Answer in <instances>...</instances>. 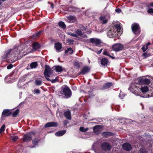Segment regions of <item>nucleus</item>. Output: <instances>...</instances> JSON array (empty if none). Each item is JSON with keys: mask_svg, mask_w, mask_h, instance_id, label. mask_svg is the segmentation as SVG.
I'll return each instance as SVG.
<instances>
[{"mask_svg": "<svg viewBox=\"0 0 153 153\" xmlns=\"http://www.w3.org/2000/svg\"><path fill=\"white\" fill-rule=\"evenodd\" d=\"M21 47H17L13 49H10L6 51L2 56L3 59H10L12 62H15L22 57V53L20 49Z\"/></svg>", "mask_w": 153, "mask_h": 153, "instance_id": "obj_1", "label": "nucleus"}, {"mask_svg": "<svg viewBox=\"0 0 153 153\" xmlns=\"http://www.w3.org/2000/svg\"><path fill=\"white\" fill-rule=\"evenodd\" d=\"M139 91L143 94H146L144 97H151L153 96V88L150 86H143L139 87Z\"/></svg>", "mask_w": 153, "mask_h": 153, "instance_id": "obj_2", "label": "nucleus"}, {"mask_svg": "<svg viewBox=\"0 0 153 153\" xmlns=\"http://www.w3.org/2000/svg\"><path fill=\"white\" fill-rule=\"evenodd\" d=\"M121 27L119 24L116 25L114 27L110 29L107 33V36L111 38L116 36L117 33L120 32Z\"/></svg>", "mask_w": 153, "mask_h": 153, "instance_id": "obj_3", "label": "nucleus"}, {"mask_svg": "<svg viewBox=\"0 0 153 153\" xmlns=\"http://www.w3.org/2000/svg\"><path fill=\"white\" fill-rule=\"evenodd\" d=\"M140 85L135 82H132L129 89L131 91L133 94L137 96H140L141 92L139 91Z\"/></svg>", "mask_w": 153, "mask_h": 153, "instance_id": "obj_4", "label": "nucleus"}, {"mask_svg": "<svg viewBox=\"0 0 153 153\" xmlns=\"http://www.w3.org/2000/svg\"><path fill=\"white\" fill-rule=\"evenodd\" d=\"M63 94H64L66 98L70 97L72 94L71 92L69 87L67 85H64L62 87Z\"/></svg>", "mask_w": 153, "mask_h": 153, "instance_id": "obj_5", "label": "nucleus"}, {"mask_svg": "<svg viewBox=\"0 0 153 153\" xmlns=\"http://www.w3.org/2000/svg\"><path fill=\"white\" fill-rule=\"evenodd\" d=\"M45 69L44 72V74L45 77L48 81H50L51 79L48 78L50 76V75L53 73V71L49 66L45 65Z\"/></svg>", "mask_w": 153, "mask_h": 153, "instance_id": "obj_6", "label": "nucleus"}, {"mask_svg": "<svg viewBox=\"0 0 153 153\" xmlns=\"http://www.w3.org/2000/svg\"><path fill=\"white\" fill-rule=\"evenodd\" d=\"M34 135L35 133L33 132L27 133L23 137V141L24 142L29 141L32 139V137Z\"/></svg>", "mask_w": 153, "mask_h": 153, "instance_id": "obj_7", "label": "nucleus"}, {"mask_svg": "<svg viewBox=\"0 0 153 153\" xmlns=\"http://www.w3.org/2000/svg\"><path fill=\"white\" fill-rule=\"evenodd\" d=\"M131 28L133 32L136 34H139L140 32V27L137 23H134L132 25Z\"/></svg>", "mask_w": 153, "mask_h": 153, "instance_id": "obj_8", "label": "nucleus"}, {"mask_svg": "<svg viewBox=\"0 0 153 153\" xmlns=\"http://www.w3.org/2000/svg\"><path fill=\"white\" fill-rule=\"evenodd\" d=\"M123 48V45L120 43L115 44L112 47V50L116 52H118L122 50Z\"/></svg>", "mask_w": 153, "mask_h": 153, "instance_id": "obj_9", "label": "nucleus"}, {"mask_svg": "<svg viewBox=\"0 0 153 153\" xmlns=\"http://www.w3.org/2000/svg\"><path fill=\"white\" fill-rule=\"evenodd\" d=\"M138 82L141 84L149 85L150 81L149 79H146L145 77H143L139 79Z\"/></svg>", "mask_w": 153, "mask_h": 153, "instance_id": "obj_10", "label": "nucleus"}, {"mask_svg": "<svg viewBox=\"0 0 153 153\" xmlns=\"http://www.w3.org/2000/svg\"><path fill=\"white\" fill-rule=\"evenodd\" d=\"M110 17L109 16H101L100 18V22L103 24H106L108 22V20L109 19Z\"/></svg>", "mask_w": 153, "mask_h": 153, "instance_id": "obj_11", "label": "nucleus"}, {"mask_svg": "<svg viewBox=\"0 0 153 153\" xmlns=\"http://www.w3.org/2000/svg\"><path fill=\"white\" fill-rule=\"evenodd\" d=\"M102 129V126L98 125L96 126L93 128V131L96 134H100Z\"/></svg>", "mask_w": 153, "mask_h": 153, "instance_id": "obj_12", "label": "nucleus"}, {"mask_svg": "<svg viewBox=\"0 0 153 153\" xmlns=\"http://www.w3.org/2000/svg\"><path fill=\"white\" fill-rule=\"evenodd\" d=\"M66 21L68 23H72L75 22L76 21V17L74 16H70L66 17Z\"/></svg>", "mask_w": 153, "mask_h": 153, "instance_id": "obj_13", "label": "nucleus"}, {"mask_svg": "<svg viewBox=\"0 0 153 153\" xmlns=\"http://www.w3.org/2000/svg\"><path fill=\"white\" fill-rule=\"evenodd\" d=\"M102 149L104 150H108L111 149V146L110 144L106 142L103 143L101 146Z\"/></svg>", "mask_w": 153, "mask_h": 153, "instance_id": "obj_14", "label": "nucleus"}, {"mask_svg": "<svg viewBox=\"0 0 153 153\" xmlns=\"http://www.w3.org/2000/svg\"><path fill=\"white\" fill-rule=\"evenodd\" d=\"M53 68L58 73H61L64 70L65 71V68L59 65H56L53 67Z\"/></svg>", "mask_w": 153, "mask_h": 153, "instance_id": "obj_15", "label": "nucleus"}, {"mask_svg": "<svg viewBox=\"0 0 153 153\" xmlns=\"http://www.w3.org/2000/svg\"><path fill=\"white\" fill-rule=\"evenodd\" d=\"M122 147L124 150L129 151L132 149L131 145L127 143H124L122 145Z\"/></svg>", "mask_w": 153, "mask_h": 153, "instance_id": "obj_16", "label": "nucleus"}, {"mask_svg": "<svg viewBox=\"0 0 153 153\" xmlns=\"http://www.w3.org/2000/svg\"><path fill=\"white\" fill-rule=\"evenodd\" d=\"M11 112L10 110L8 109H5L3 111L2 113V117H7L10 115Z\"/></svg>", "mask_w": 153, "mask_h": 153, "instance_id": "obj_17", "label": "nucleus"}, {"mask_svg": "<svg viewBox=\"0 0 153 153\" xmlns=\"http://www.w3.org/2000/svg\"><path fill=\"white\" fill-rule=\"evenodd\" d=\"M90 42L92 43H94L96 45H99L101 43L100 40L97 38L91 39Z\"/></svg>", "mask_w": 153, "mask_h": 153, "instance_id": "obj_18", "label": "nucleus"}, {"mask_svg": "<svg viewBox=\"0 0 153 153\" xmlns=\"http://www.w3.org/2000/svg\"><path fill=\"white\" fill-rule=\"evenodd\" d=\"M90 71V68L88 67H84L81 71L79 73V74L84 75L88 72Z\"/></svg>", "mask_w": 153, "mask_h": 153, "instance_id": "obj_19", "label": "nucleus"}, {"mask_svg": "<svg viewBox=\"0 0 153 153\" xmlns=\"http://www.w3.org/2000/svg\"><path fill=\"white\" fill-rule=\"evenodd\" d=\"M57 123L54 122H51L47 123L45 126V128L51 127H56L57 126Z\"/></svg>", "mask_w": 153, "mask_h": 153, "instance_id": "obj_20", "label": "nucleus"}, {"mask_svg": "<svg viewBox=\"0 0 153 153\" xmlns=\"http://www.w3.org/2000/svg\"><path fill=\"white\" fill-rule=\"evenodd\" d=\"M64 115L65 117L67 119L69 120L71 119V114L69 111H66L64 112Z\"/></svg>", "mask_w": 153, "mask_h": 153, "instance_id": "obj_21", "label": "nucleus"}, {"mask_svg": "<svg viewBox=\"0 0 153 153\" xmlns=\"http://www.w3.org/2000/svg\"><path fill=\"white\" fill-rule=\"evenodd\" d=\"M37 62H34L31 63L30 65H28L27 67V69L34 68L37 67Z\"/></svg>", "mask_w": 153, "mask_h": 153, "instance_id": "obj_22", "label": "nucleus"}, {"mask_svg": "<svg viewBox=\"0 0 153 153\" xmlns=\"http://www.w3.org/2000/svg\"><path fill=\"white\" fill-rule=\"evenodd\" d=\"M40 45L38 43L36 42H34L33 44V49L36 51L40 48Z\"/></svg>", "mask_w": 153, "mask_h": 153, "instance_id": "obj_23", "label": "nucleus"}, {"mask_svg": "<svg viewBox=\"0 0 153 153\" xmlns=\"http://www.w3.org/2000/svg\"><path fill=\"white\" fill-rule=\"evenodd\" d=\"M108 62V59L105 58H103L101 60V64L103 66L106 65Z\"/></svg>", "mask_w": 153, "mask_h": 153, "instance_id": "obj_24", "label": "nucleus"}, {"mask_svg": "<svg viewBox=\"0 0 153 153\" xmlns=\"http://www.w3.org/2000/svg\"><path fill=\"white\" fill-rule=\"evenodd\" d=\"M55 47L57 52H60L62 48V45L59 43H56L55 44Z\"/></svg>", "mask_w": 153, "mask_h": 153, "instance_id": "obj_25", "label": "nucleus"}, {"mask_svg": "<svg viewBox=\"0 0 153 153\" xmlns=\"http://www.w3.org/2000/svg\"><path fill=\"white\" fill-rule=\"evenodd\" d=\"M66 131L64 130L59 131L55 133V135L57 136H61L63 135L66 132Z\"/></svg>", "mask_w": 153, "mask_h": 153, "instance_id": "obj_26", "label": "nucleus"}, {"mask_svg": "<svg viewBox=\"0 0 153 153\" xmlns=\"http://www.w3.org/2000/svg\"><path fill=\"white\" fill-rule=\"evenodd\" d=\"M75 31L76 34H77V37H78V36H81L83 35L82 31L79 29L75 30Z\"/></svg>", "mask_w": 153, "mask_h": 153, "instance_id": "obj_27", "label": "nucleus"}, {"mask_svg": "<svg viewBox=\"0 0 153 153\" xmlns=\"http://www.w3.org/2000/svg\"><path fill=\"white\" fill-rule=\"evenodd\" d=\"M42 81L41 79H37L35 81V84L37 85H40L42 83Z\"/></svg>", "mask_w": 153, "mask_h": 153, "instance_id": "obj_28", "label": "nucleus"}, {"mask_svg": "<svg viewBox=\"0 0 153 153\" xmlns=\"http://www.w3.org/2000/svg\"><path fill=\"white\" fill-rule=\"evenodd\" d=\"M73 53V50L71 48H67L65 51V54L68 53L69 54H72Z\"/></svg>", "mask_w": 153, "mask_h": 153, "instance_id": "obj_29", "label": "nucleus"}, {"mask_svg": "<svg viewBox=\"0 0 153 153\" xmlns=\"http://www.w3.org/2000/svg\"><path fill=\"white\" fill-rule=\"evenodd\" d=\"M103 54L105 55L108 56L113 59H114V57L112 56H111L109 52L105 50H104L103 51Z\"/></svg>", "mask_w": 153, "mask_h": 153, "instance_id": "obj_30", "label": "nucleus"}, {"mask_svg": "<svg viewBox=\"0 0 153 153\" xmlns=\"http://www.w3.org/2000/svg\"><path fill=\"white\" fill-rule=\"evenodd\" d=\"M112 85V84L111 82H108L105 84L103 87L104 89L108 88Z\"/></svg>", "mask_w": 153, "mask_h": 153, "instance_id": "obj_31", "label": "nucleus"}, {"mask_svg": "<svg viewBox=\"0 0 153 153\" xmlns=\"http://www.w3.org/2000/svg\"><path fill=\"white\" fill-rule=\"evenodd\" d=\"M58 25L61 28H65L66 27V25L65 23L63 22H59L58 23Z\"/></svg>", "mask_w": 153, "mask_h": 153, "instance_id": "obj_32", "label": "nucleus"}, {"mask_svg": "<svg viewBox=\"0 0 153 153\" xmlns=\"http://www.w3.org/2000/svg\"><path fill=\"white\" fill-rule=\"evenodd\" d=\"M112 133L110 132H103L102 133V135L103 137H107L108 136L111 135Z\"/></svg>", "mask_w": 153, "mask_h": 153, "instance_id": "obj_33", "label": "nucleus"}, {"mask_svg": "<svg viewBox=\"0 0 153 153\" xmlns=\"http://www.w3.org/2000/svg\"><path fill=\"white\" fill-rule=\"evenodd\" d=\"M88 128H84L83 127H81L79 128V130L82 132H85L88 130Z\"/></svg>", "mask_w": 153, "mask_h": 153, "instance_id": "obj_34", "label": "nucleus"}, {"mask_svg": "<svg viewBox=\"0 0 153 153\" xmlns=\"http://www.w3.org/2000/svg\"><path fill=\"white\" fill-rule=\"evenodd\" d=\"M67 34L73 37H77V34L76 33H73L71 32L68 33Z\"/></svg>", "mask_w": 153, "mask_h": 153, "instance_id": "obj_35", "label": "nucleus"}, {"mask_svg": "<svg viewBox=\"0 0 153 153\" xmlns=\"http://www.w3.org/2000/svg\"><path fill=\"white\" fill-rule=\"evenodd\" d=\"M5 129V125H3L0 129V133L4 131Z\"/></svg>", "mask_w": 153, "mask_h": 153, "instance_id": "obj_36", "label": "nucleus"}, {"mask_svg": "<svg viewBox=\"0 0 153 153\" xmlns=\"http://www.w3.org/2000/svg\"><path fill=\"white\" fill-rule=\"evenodd\" d=\"M19 112L18 110H16L13 113V117H16Z\"/></svg>", "mask_w": 153, "mask_h": 153, "instance_id": "obj_37", "label": "nucleus"}, {"mask_svg": "<svg viewBox=\"0 0 153 153\" xmlns=\"http://www.w3.org/2000/svg\"><path fill=\"white\" fill-rule=\"evenodd\" d=\"M11 140L14 141H16L18 138V137L16 136H13L11 137Z\"/></svg>", "mask_w": 153, "mask_h": 153, "instance_id": "obj_38", "label": "nucleus"}, {"mask_svg": "<svg viewBox=\"0 0 153 153\" xmlns=\"http://www.w3.org/2000/svg\"><path fill=\"white\" fill-rule=\"evenodd\" d=\"M147 12L150 14H151V15H153V9L149 8L147 10Z\"/></svg>", "mask_w": 153, "mask_h": 153, "instance_id": "obj_39", "label": "nucleus"}, {"mask_svg": "<svg viewBox=\"0 0 153 153\" xmlns=\"http://www.w3.org/2000/svg\"><path fill=\"white\" fill-rule=\"evenodd\" d=\"M33 92L34 94H40V91L39 89H35L33 91Z\"/></svg>", "mask_w": 153, "mask_h": 153, "instance_id": "obj_40", "label": "nucleus"}, {"mask_svg": "<svg viewBox=\"0 0 153 153\" xmlns=\"http://www.w3.org/2000/svg\"><path fill=\"white\" fill-rule=\"evenodd\" d=\"M39 141V139L37 138H35L34 139L33 143V144L36 145Z\"/></svg>", "mask_w": 153, "mask_h": 153, "instance_id": "obj_41", "label": "nucleus"}, {"mask_svg": "<svg viewBox=\"0 0 153 153\" xmlns=\"http://www.w3.org/2000/svg\"><path fill=\"white\" fill-rule=\"evenodd\" d=\"M74 41L73 39H68V43L70 45L72 44Z\"/></svg>", "mask_w": 153, "mask_h": 153, "instance_id": "obj_42", "label": "nucleus"}, {"mask_svg": "<svg viewBox=\"0 0 153 153\" xmlns=\"http://www.w3.org/2000/svg\"><path fill=\"white\" fill-rule=\"evenodd\" d=\"M50 81H51L52 83H54L57 82L58 81V80L57 78H56L54 79H53L51 80Z\"/></svg>", "mask_w": 153, "mask_h": 153, "instance_id": "obj_43", "label": "nucleus"}, {"mask_svg": "<svg viewBox=\"0 0 153 153\" xmlns=\"http://www.w3.org/2000/svg\"><path fill=\"white\" fill-rule=\"evenodd\" d=\"M125 96V95L124 94H120L119 95V97L121 99H122Z\"/></svg>", "mask_w": 153, "mask_h": 153, "instance_id": "obj_44", "label": "nucleus"}, {"mask_svg": "<svg viewBox=\"0 0 153 153\" xmlns=\"http://www.w3.org/2000/svg\"><path fill=\"white\" fill-rule=\"evenodd\" d=\"M13 67V65L12 64H10L9 65H8L7 67V68L8 69H10L11 68H12Z\"/></svg>", "mask_w": 153, "mask_h": 153, "instance_id": "obj_45", "label": "nucleus"}, {"mask_svg": "<svg viewBox=\"0 0 153 153\" xmlns=\"http://www.w3.org/2000/svg\"><path fill=\"white\" fill-rule=\"evenodd\" d=\"M142 49L143 52H145L147 49L146 48L145 45H144L142 48Z\"/></svg>", "mask_w": 153, "mask_h": 153, "instance_id": "obj_46", "label": "nucleus"}, {"mask_svg": "<svg viewBox=\"0 0 153 153\" xmlns=\"http://www.w3.org/2000/svg\"><path fill=\"white\" fill-rule=\"evenodd\" d=\"M150 45V43L149 42H148L147 43V44H146L145 47H146V48L147 49L148 48V46Z\"/></svg>", "mask_w": 153, "mask_h": 153, "instance_id": "obj_47", "label": "nucleus"}, {"mask_svg": "<svg viewBox=\"0 0 153 153\" xmlns=\"http://www.w3.org/2000/svg\"><path fill=\"white\" fill-rule=\"evenodd\" d=\"M115 11L116 12L120 13L121 12V10L120 9H117L115 10Z\"/></svg>", "mask_w": 153, "mask_h": 153, "instance_id": "obj_48", "label": "nucleus"}, {"mask_svg": "<svg viewBox=\"0 0 153 153\" xmlns=\"http://www.w3.org/2000/svg\"><path fill=\"white\" fill-rule=\"evenodd\" d=\"M102 50V49H101L99 51H97L96 52L97 54H99L101 53Z\"/></svg>", "mask_w": 153, "mask_h": 153, "instance_id": "obj_49", "label": "nucleus"}, {"mask_svg": "<svg viewBox=\"0 0 153 153\" xmlns=\"http://www.w3.org/2000/svg\"><path fill=\"white\" fill-rule=\"evenodd\" d=\"M143 56H144L145 58L147 57L148 56L146 53H144L143 54Z\"/></svg>", "mask_w": 153, "mask_h": 153, "instance_id": "obj_50", "label": "nucleus"}, {"mask_svg": "<svg viewBox=\"0 0 153 153\" xmlns=\"http://www.w3.org/2000/svg\"><path fill=\"white\" fill-rule=\"evenodd\" d=\"M74 65L75 66H79V63L78 62H75L74 64Z\"/></svg>", "mask_w": 153, "mask_h": 153, "instance_id": "obj_51", "label": "nucleus"}, {"mask_svg": "<svg viewBox=\"0 0 153 153\" xmlns=\"http://www.w3.org/2000/svg\"><path fill=\"white\" fill-rule=\"evenodd\" d=\"M63 123L65 125H66L68 123V122L67 120H64L63 122Z\"/></svg>", "mask_w": 153, "mask_h": 153, "instance_id": "obj_52", "label": "nucleus"}, {"mask_svg": "<svg viewBox=\"0 0 153 153\" xmlns=\"http://www.w3.org/2000/svg\"><path fill=\"white\" fill-rule=\"evenodd\" d=\"M72 89L73 90H75L76 89V88L75 86H72Z\"/></svg>", "mask_w": 153, "mask_h": 153, "instance_id": "obj_53", "label": "nucleus"}, {"mask_svg": "<svg viewBox=\"0 0 153 153\" xmlns=\"http://www.w3.org/2000/svg\"><path fill=\"white\" fill-rule=\"evenodd\" d=\"M82 28H83V29H82V31L83 30H86V27H85L83 26H82Z\"/></svg>", "mask_w": 153, "mask_h": 153, "instance_id": "obj_54", "label": "nucleus"}, {"mask_svg": "<svg viewBox=\"0 0 153 153\" xmlns=\"http://www.w3.org/2000/svg\"><path fill=\"white\" fill-rule=\"evenodd\" d=\"M51 7L52 8H53V7H54V6L53 4V3H51Z\"/></svg>", "mask_w": 153, "mask_h": 153, "instance_id": "obj_55", "label": "nucleus"}, {"mask_svg": "<svg viewBox=\"0 0 153 153\" xmlns=\"http://www.w3.org/2000/svg\"><path fill=\"white\" fill-rule=\"evenodd\" d=\"M91 31L90 30H89L88 31H87V33H91Z\"/></svg>", "mask_w": 153, "mask_h": 153, "instance_id": "obj_56", "label": "nucleus"}, {"mask_svg": "<svg viewBox=\"0 0 153 153\" xmlns=\"http://www.w3.org/2000/svg\"><path fill=\"white\" fill-rule=\"evenodd\" d=\"M150 6L151 7H153V2L151 3L150 4Z\"/></svg>", "mask_w": 153, "mask_h": 153, "instance_id": "obj_57", "label": "nucleus"}, {"mask_svg": "<svg viewBox=\"0 0 153 153\" xmlns=\"http://www.w3.org/2000/svg\"><path fill=\"white\" fill-rule=\"evenodd\" d=\"M41 33V32L40 31L38 33H36V36H38L39 35V34Z\"/></svg>", "mask_w": 153, "mask_h": 153, "instance_id": "obj_58", "label": "nucleus"}, {"mask_svg": "<svg viewBox=\"0 0 153 153\" xmlns=\"http://www.w3.org/2000/svg\"><path fill=\"white\" fill-rule=\"evenodd\" d=\"M83 37L84 38H87V36L86 35H84Z\"/></svg>", "mask_w": 153, "mask_h": 153, "instance_id": "obj_59", "label": "nucleus"}, {"mask_svg": "<svg viewBox=\"0 0 153 153\" xmlns=\"http://www.w3.org/2000/svg\"><path fill=\"white\" fill-rule=\"evenodd\" d=\"M0 1H2L4 2V0H0Z\"/></svg>", "mask_w": 153, "mask_h": 153, "instance_id": "obj_60", "label": "nucleus"}, {"mask_svg": "<svg viewBox=\"0 0 153 153\" xmlns=\"http://www.w3.org/2000/svg\"><path fill=\"white\" fill-rule=\"evenodd\" d=\"M121 30H120V32H119V34H120H120H121V33H120V32H121Z\"/></svg>", "mask_w": 153, "mask_h": 153, "instance_id": "obj_61", "label": "nucleus"}, {"mask_svg": "<svg viewBox=\"0 0 153 153\" xmlns=\"http://www.w3.org/2000/svg\"><path fill=\"white\" fill-rule=\"evenodd\" d=\"M72 11H74V9H73V10H72Z\"/></svg>", "mask_w": 153, "mask_h": 153, "instance_id": "obj_62", "label": "nucleus"}, {"mask_svg": "<svg viewBox=\"0 0 153 153\" xmlns=\"http://www.w3.org/2000/svg\"><path fill=\"white\" fill-rule=\"evenodd\" d=\"M33 147H34V146H32V147H31V148H33Z\"/></svg>", "mask_w": 153, "mask_h": 153, "instance_id": "obj_63", "label": "nucleus"}, {"mask_svg": "<svg viewBox=\"0 0 153 153\" xmlns=\"http://www.w3.org/2000/svg\"><path fill=\"white\" fill-rule=\"evenodd\" d=\"M1 4V3H0V4Z\"/></svg>", "mask_w": 153, "mask_h": 153, "instance_id": "obj_64", "label": "nucleus"}]
</instances>
